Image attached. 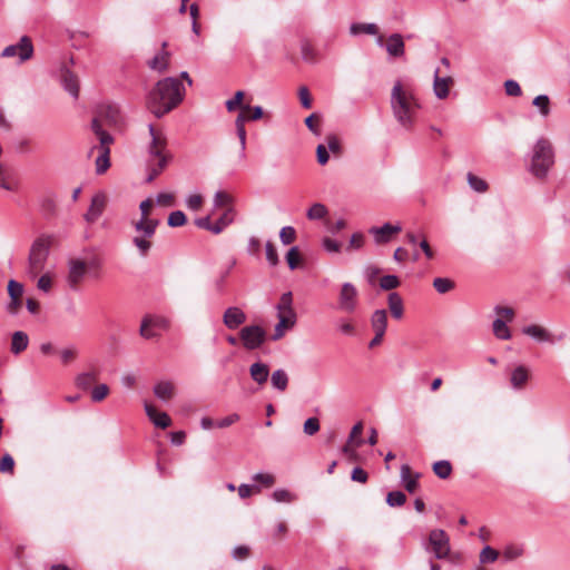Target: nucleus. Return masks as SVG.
I'll return each instance as SVG.
<instances>
[{
  "label": "nucleus",
  "mask_w": 570,
  "mask_h": 570,
  "mask_svg": "<svg viewBox=\"0 0 570 570\" xmlns=\"http://www.w3.org/2000/svg\"><path fill=\"white\" fill-rule=\"evenodd\" d=\"M110 148L100 149V154L96 159V173L101 175L110 167Z\"/></svg>",
  "instance_id": "nucleus-38"
},
{
  "label": "nucleus",
  "mask_w": 570,
  "mask_h": 570,
  "mask_svg": "<svg viewBox=\"0 0 570 570\" xmlns=\"http://www.w3.org/2000/svg\"><path fill=\"white\" fill-rule=\"evenodd\" d=\"M498 557H499V553L497 550H494L490 546H485L480 552V562L481 563L494 562L498 559Z\"/></svg>",
  "instance_id": "nucleus-48"
},
{
  "label": "nucleus",
  "mask_w": 570,
  "mask_h": 570,
  "mask_svg": "<svg viewBox=\"0 0 570 570\" xmlns=\"http://www.w3.org/2000/svg\"><path fill=\"white\" fill-rule=\"evenodd\" d=\"M8 294L10 298H21L23 294V286L21 283L10 279L8 283Z\"/></svg>",
  "instance_id": "nucleus-52"
},
{
  "label": "nucleus",
  "mask_w": 570,
  "mask_h": 570,
  "mask_svg": "<svg viewBox=\"0 0 570 570\" xmlns=\"http://www.w3.org/2000/svg\"><path fill=\"white\" fill-rule=\"evenodd\" d=\"M387 303L392 316L396 320L402 318L404 313L402 297L395 292L390 293L387 297Z\"/></svg>",
  "instance_id": "nucleus-30"
},
{
  "label": "nucleus",
  "mask_w": 570,
  "mask_h": 570,
  "mask_svg": "<svg viewBox=\"0 0 570 570\" xmlns=\"http://www.w3.org/2000/svg\"><path fill=\"white\" fill-rule=\"evenodd\" d=\"M52 286V277L50 273H45L38 278L37 287L38 289L48 293L51 289Z\"/></svg>",
  "instance_id": "nucleus-58"
},
{
  "label": "nucleus",
  "mask_w": 570,
  "mask_h": 570,
  "mask_svg": "<svg viewBox=\"0 0 570 570\" xmlns=\"http://www.w3.org/2000/svg\"><path fill=\"white\" fill-rule=\"evenodd\" d=\"M271 382L274 389L284 392L288 385V375L283 368H278L272 373Z\"/></svg>",
  "instance_id": "nucleus-34"
},
{
  "label": "nucleus",
  "mask_w": 570,
  "mask_h": 570,
  "mask_svg": "<svg viewBox=\"0 0 570 570\" xmlns=\"http://www.w3.org/2000/svg\"><path fill=\"white\" fill-rule=\"evenodd\" d=\"M184 96L185 88L181 81L175 77H167L159 80L148 92L146 105L157 118H161L176 108L183 101Z\"/></svg>",
  "instance_id": "nucleus-2"
},
{
  "label": "nucleus",
  "mask_w": 570,
  "mask_h": 570,
  "mask_svg": "<svg viewBox=\"0 0 570 570\" xmlns=\"http://www.w3.org/2000/svg\"><path fill=\"white\" fill-rule=\"evenodd\" d=\"M273 499L276 502H292L295 500V497L285 489H277L272 494Z\"/></svg>",
  "instance_id": "nucleus-57"
},
{
  "label": "nucleus",
  "mask_w": 570,
  "mask_h": 570,
  "mask_svg": "<svg viewBox=\"0 0 570 570\" xmlns=\"http://www.w3.org/2000/svg\"><path fill=\"white\" fill-rule=\"evenodd\" d=\"M400 476L404 489L410 493H414L419 487L417 480L420 478V474H413L411 468L407 464H403L401 466Z\"/></svg>",
  "instance_id": "nucleus-23"
},
{
  "label": "nucleus",
  "mask_w": 570,
  "mask_h": 570,
  "mask_svg": "<svg viewBox=\"0 0 570 570\" xmlns=\"http://www.w3.org/2000/svg\"><path fill=\"white\" fill-rule=\"evenodd\" d=\"M91 128L100 141V149L109 148L114 141V138L110 134L102 129L98 119L92 120Z\"/></svg>",
  "instance_id": "nucleus-31"
},
{
  "label": "nucleus",
  "mask_w": 570,
  "mask_h": 570,
  "mask_svg": "<svg viewBox=\"0 0 570 570\" xmlns=\"http://www.w3.org/2000/svg\"><path fill=\"white\" fill-rule=\"evenodd\" d=\"M51 239L47 236L37 238L29 252L27 273L31 278H36L46 268L50 253Z\"/></svg>",
  "instance_id": "nucleus-6"
},
{
  "label": "nucleus",
  "mask_w": 570,
  "mask_h": 570,
  "mask_svg": "<svg viewBox=\"0 0 570 570\" xmlns=\"http://www.w3.org/2000/svg\"><path fill=\"white\" fill-rule=\"evenodd\" d=\"M532 104L540 109V114L543 117L550 114V99L547 95L537 96Z\"/></svg>",
  "instance_id": "nucleus-45"
},
{
  "label": "nucleus",
  "mask_w": 570,
  "mask_h": 570,
  "mask_svg": "<svg viewBox=\"0 0 570 570\" xmlns=\"http://www.w3.org/2000/svg\"><path fill=\"white\" fill-rule=\"evenodd\" d=\"M167 137L163 129L148 125V141L145 146L146 181L151 183L171 161Z\"/></svg>",
  "instance_id": "nucleus-3"
},
{
  "label": "nucleus",
  "mask_w": 570,
  "mask_h": 570,
  "mask_svg": "<svg viewBox=\"0 0 570 570\" xmlns=\"http://www.w3.org/2000/svg\"><path fill=\"white\" fill-rule=\"evenodd\" d=\"M522 333L540 343L553 342L552 333L541 325H537V324L527 325V326L522 327Z\"/></svg>",
  "instance_id": "nucleus-16"
},
{
  "label": "nucleus",
  "mask_w": 570,
  "mask_h": 570,
  "mask_svg": "<svg viewBox=\"0 0 570 570\" xmlns=\"http://www.w3.org/2000/svg\"><path fill=\"white\" fill-rule=\"evenodd\" d=\"M296 232L292 226H285L279 232L281 242L288 245L295 240Z\"/></svg>",
  "instance_id": "nucleus-53"
},
{
  "label": "nucleus",
  "mask_w": 570,
  "mask_h": 570,
  "mask_svg": "<svg viewBox=\"0 0 570 570\" xmlns=\"http://www.w3.org/2000/svg\"><path fill=\"white\" fill-rule=\"evenodd\" d=\"M28 344L29 337L27 333L17 331L12 334L10 351L14 355H18L28 347Z\"/></svg>",
  "instance_id": "nucleus-28"
},
{
  "label": "nucleus",
  "mask_w": 570,
  "mask_h": 570,
  "mask_svg": "<svg viewBox=\"0 0 570 570\" xmlns=\"http://www.w3.org/2000/svg\"><path fill=\"white\" fill-rule=\"evenodd\" d=\"M425 550L436 559H445L450 551V538L442 529H434L430 532Z\"/></svg>",
  "instance_id": "nucleus-7"
},
{
  "label": "nucleus",
  "mask_w": 570,
  "mask_h": 570,
  "mask_svg": "<svg viewBox=\"0 0 570 570\" xmlns=\"http://www.w3.org/2000/svg\"><path fill=\"white\" fill-rule=\"evenodd\" d=\"M232 557L237 561H243L249 557V548L247 546H237L233 549Z\"/></svg>",
  "instance_id": "nucleus-64"
},
{
  "label": "nucleus",
  "mask_w": 570,
  "mask_h": 570,
  "mask_svg": "<svg viewBox=\"0 0 570 570\" xmlns=\"http://www.w3.org/2000/svg\"><path fill=\"white\" fill-rule=\"evenodd\" d=\"M0 472L13 474L14 460L11 454L6 453L0 460Z\"/></svg>",
  "instance_id": "nucleus-50"
},
{
  "label": "nucleus",
  "mask_w": 570,
  "mask_h": 570,
  "mask_svg": "<svg viewBox=\"0 0 570 570\" xmlns=\"http://www.w3.org/2000/svg\"><path fill=\"white\" fill-rule=\"evenodd\" d=\"M153 205L154 203L151 198L142 200L139 205L141 216L137 222L134 223L137 235L132 238V243L142 257L147 256L148 252L150 250L153 246L151 238L154 237L157 226L159 225L158 219L149 217Z\"/></svg>",
  "instance_id": "nucleus-4"
},
{
  "label": "nucleus",
  "mask_w": 570,
  "mask_h": 570,
  "mask_svg": "<svg viewBox=\"0 0 570 570\" xmlns=\"http://www.w3.org/2000/svg\"><path fill=\"white\" fill-rule=\"evenodd\" d=\"M386 51L391 57L400 58L404 56L405 45L400 33H393L387 38Z\"/></svg>",
  "instance_id": "nucleus-20"
},
{
  "label": "nucleus",
  "mask_w": 570,
  "mask_h": 570,
  "mask_svg": "<svg viewBox=\"0 0 570 570\" xmlns=\"http://www.w3.org/2000/svg\"><path fill=\"white\" fill-rule=\"evenodd\" d=\"M554 161L556 154L551 141L544 137L537 139L531 149L529 173L538 179H544Z\"/></svg>",
  "instance_id": "nucleus-5"
},
{
  "label": "nucleus",
  "mask_w": 570,
  "mask_h": 570,
  "mask_svg": "<svg viewBox=\"0 0 570 570\" xmlns=\"http://www.w3.org/2000/svg\"><path fill=\"white\" fill-rule=\"evenodd\" d=\"M236 216V210L234 207H228L220 215V217L214 223V228H212V233L217 235L220 234L227 226H229Z\"/></svg>",
  "instance_id": "nucleus-25"
},
{
  "label": "nucleus",
  "mask_w": 570,
  "mask_h": 570,
  "mask_svg": "<svg viewBox=\"0 0 570 570\" xmlns=\"http://www.w3.org/2000/svg\"><path fill=\"white\" fill-rule=\"evenodd\" d=\"M78 351L75 346L66 347L60 351V358L63 364H68L77 357Z\"/></svg>",
  "instance_id": "nucleus-61"
},
{
  "label": "nucleus",
  "mask_w": 570,
  "mask_h": 570,
  "mask_svg": "<svg viewBox=\"0 0 570 570\" xmlns=\"http://www.w3.org/2000/svg\"><path fill=\"white\" fill-rule=\"evenodd\" d=\"M406 497L401 491H392L389 492L386 495V503L390 507H401L405 503Z\"/></svg>",
  "instance_id": "nucleus-46"
},
{
  "label": "nucleus",
  "mask_w": 570,
  "mask_h": 570,
  "mask_svg": "<svg viewBox=\"0 0 570 570\" xmlns=\"http://www.w3.org/2000/svg\"><path fill=\"white\" fill-rule=\"evenodd\" d=\"M249 374L253 381L257 384H265L269 376V367L267 364L262 362L253 363L249 367Z\"/></svg>",
  "instance_id": "nucleus-24"
},
{
  "label": "nucleus",
  "mask_w": 570,
  "mask_h": 570,
  "mask_svg": "<svg viewBox=\"0 0 570 570\" xmlns=\"http://www.w3.org/2000/svg\"><path fill=\"white\" fill-rule=\"evenodd\" d=\"M350 33L352 36H358L362 33L375 36L379 33V28L375 23L354 22L350 26Z\"/></svg>",
  "instance_id": "nucleus-32"
},
{
  "label": "nucleus",
  "mask_w": 570,
  "mask_h": 570,
  "mask_svg": "<svg viewBox=\"0 0 570 570\" xmlns=\"http://www.w3.org/2000/svg\"><path fill=\"white\" fill-rule=\"evenodd\" d=\"M266 250V259L268 261L269 265L276 266L278 264V255L274 247V245L271 242H267L265 245Z\"/></svg>",
  "instance_id": "nucleus-62"
},
{
  "label": "nucleus",
  "mask_w": 570,
  "mask_h": 570,
  "mask_svg": "<svg viewBox=\"0 0 570 570\" xmlns=\"http://www.w3.org/2000/svg\"><path fill=\"white\" fill-rule=\"evenodd\" d=\"M154 393L161 401H168L174 395V385L168 381H161L154 386Z\"/></svg>",
  "instance_id": "nucleus-33"
},
{
  "label": "nucleus",
  "mask_w": 570,
  "mask_h": 570,
  "mask_svg": "<svg viewBox=\"0 0 570 570\" xmlns=\"http://www.w3.org/2000/svg\"><path fill=\"white\" fill-rule=\"evenodd\" d=\"M61 85L63 89L75 99L79 97V79L78 77L70 71L69 69H65L61 73Z\"/></svg>",
  "instance_id": "nucleus-18"
},
{
  "label": "nucleus",
  "mask_w": 570,
  "mask_h": 570,
  "mask_svg": "<svg viewBox=\"0 0 570 570\" xmlns=\"http://www.w3.org/2000/svg\"><path fill=\"white\" fill-rule=\"evenodd\" d=\"M507 323L501 317H498L493 321L492 330L495 337L499 340H510L511 338V332L509 327L507 326Z\"/></svg>",
  "instance_id": "nucleus-35"
},
{
  "label": "nucleus",
  "mask_w": 570,
  "mask_h": 570,
  "mask_svg": "<svg viewBox=\"0 0 570 570\" xmlns=\"http://www.w3.org/2000/svg\"><path fill=\"white\" fill-rule=\"evenodd\" d=\"M145 411L149 420L155 424V426L160 429H166L170 426L171 420L167 413L157 412L156 409L148 403H145Z\"/></svg>",
  "instance_id": "nucleus-21"
},
{
  "label": "nucleus",
  "mask_w": 570,
  "mask_h": 570,
  "mask_svg": "<svg viewBox=\"0 0 570 570\" xmlns=\"http://www.w3.org/2000/svg\"><path fill=\"white\" fill-rule=\"evenodd\" d=\"M234 197L224 190H218L214 195L213 205L214 208L233 207Z\"/></svg>",
  "instance_id": "nucleus-36"
},
{
  "label": "nucleus",
  "mask_w": 570,
  "mask_h": 570,
  "mask_svg": "<svg viewBox=\"0 0 570 570\" xmlns=\"http://www.w3.org/2000/svg\"><path fill=\"white\" fill-rule=\"evenodd\" d=\"M320 421L317 417H308L304 423V433L307 435H314L320 431Z\"/></svg>",
  "instance_id": "nucleus-55"
},
{
  "label": "nucleus",
  "mask_w": 570,
  "mask_h": 570,
  "mask_svg": "<svg viewBox=\"0 0 570 570\" xmlns=\"http://www.w3.org/2000/svg\"><path fill=\"white\" fill-rule=\"evenodd\" d=\"M400 285V281L395 275H385L380 279V286L384 291H391Z\"/></svg>",
  "instance_id": "nucleus-51"
},
{
  "label": "nucleus",
  "mask_w": 570,
  "mask_h": 570,
  "mask_svg": "<svg viewBox=\"0 0 570 570\" xmlns=\"http://www.w3.org/2000/svg\"><path fill=\"white\" fill-rule=\"evenodd\" d=\"M106 206V196L104 194H97L91 199V205L85 215L88 222L97 220L102 214Z\"/></svg>",
  "instance_id": "nucleus-19"
},
{
  "label": "nucleus",
  "mask_w": 570,
  "mask_h": 570,
  "mask_svg": "<svg viewBox=\"0 0 570 570\" xmlns=\"http://www.w3.org/2000/svg\"><path fill=\"white\" fill-rule=\"evenodd\" d=\"M466 179L469 186L476 193H485L489 188L488 183L484 179L473 175L472 173L468 174Z\"/></svg>",
  "instance_id": "nucleus-42"
},
{
  "label": "nucleus",
  "mask_w": 570,
  "mask_h": 570,
  "mask_svg": "<svg viewBox=\"0 0 570 570\" xmlns=\"http://www.w3.org/2000/svg\"><path fill=\"white\" fill-rule=\"evenodd\" d=\"M244 99V92L242 90H238L235 92L234 97L232 99H228L226 101V109L232 112V111H235L236 109L240 108L243 110V112L245 110H249L250 109V106L248 105H243L242 101Z\"/></svg>",
  "instance_id": "nucleus-37"
},
{
  "label": "nucleus",
  "mask_w": 570,
  "mask_h": 570,
  "mask_svg": "<svg viewBox=\"0 0 570 570\" xmlns=\"http://www.w3.org/2000/svg\"><path fill=\"white\" fill-rule=\"evenodd\" d=\"M433 287L440 294H445L454 288V282L445 277H436L433 281Z\"/></svg>",
  "instance_id": "nucleus-44"
},
{
  "label": "nucleus",
  "mask_w": 570,
  "mask_h": 570,
  "mask_svg": "<svg viewBox=\"0 0 570 570\" xmlns=\"http://www.w3.org/2000/svg\"><path fill=\"white\" fill-rule=\"evenodd\" d=\"M167 42H163L161 50L148 60L147 66L157 72H165L169 67L170 52L166 50Z\"/></svg>",
  "instance_id": "nucleus-17"
},
{
  "label": "nucleus",
  "mask_w": 570,
  "mask_h": 570,
  "mask_svg": "<svg viewBox=\"0 0 570 570\" xmlns=\"http://www.w3.org/2000/svg\"><path fill=\"white\" fill-rule=\"evenodd\" d=\"M278 323L275 326L274 334L272 338L274 341L281 340L287 330H291L294 327L296 323V313L295 312H287V313H278Z\"/></svg>",
  "instance_id": "nucleus-14"
},
{
  "label": "nucleus",
  "mask_w": 570,
  "mask_h": 570,
  "mask_svg": "<svg viewBox=\"0 0 570 570\" xmlns=\"http://www.w3.org/2000/svg\"><path fill=\"white\" fill-rule=\"evenodd\" d=\"M33 45L28 36H22L14 45L7 46L2 52L3 58H18L19 63L30 60L33 56Z\"/></svg>",
  "instance_id": "nucleus-9"
},
{
  "label": "nucleus",
  "mask_w": 570,
  "mask_h": 570,
  "mask_svg": "<svg viewBox=\"0 0 570 570\" xmlns=\"http://www.w3.org/2000/svg\"><path fill=\"white\" fill-rule=\"evenodd\" d=\"M530 372L524 365L517 366L511 373V385L513 389H522L529 380Z\"/></svg>",
  "instance_id": "nucleus-26"
},
{
  "label": "nucleus",
  "mask_w": 570,
  "mask_h": 570,
  "mask_svg": "<svg viewBox=\"0 0 570 570\" xmlns=\"http://www.w3.org/2000/svg\"><path fill=\"white\" fill-rule=\"evenodd\" d=\"M170 326L169 320L159 315H146L141 320L139 334L146 340L156 337V330L167 331Z\"/></svg>",
  "instance_id": "nucleus-11"
},
{
  "label": "nucleus",
  "mask_w": 570,
  "mask_h": 570,
  "mask_svg": "<svg viewBox=\"0 0 570 570\" xmlns=\"http://www.w3.org/2000/svg\"><path fill=\"white\" fill-rule=\"evenodd\" d=\"M433 472L440 478V479H448L451 475L452 472V465L446 460L438 461L433 464Z\"/></svg>",
  "instance_id": "nucleus-41"
},
{
  "label": "nucleus",
  "mask_w": 570,
  "mask_h": 570,
  "mask_svg": "<svg viewBox=\"0 0 570 570\" xmlns=\"http://www.w3.org/2000/svg\"><path fill=\"white\" fill-rule=\"evenodd\" d=\"M327 213L328 210L324 204L315 203L308 208L306 216L311 220H318L323 219Z\"/></svg>",
  "instance_id": "nucleus-39"
},
{
  "label": "nucleus",
  "mask_w": 570,
  "mask_h": 570,
  "mask_svg": "<svg viewBox=\"0 0 570 570\" xmlns=\"http://www.w3.org/2000/svg\"><path fill=\"white\" fill-rule=\"evenodd\" d=\"M239 338L246 350L254 351L264 344L266 332L259 325H248L239 331Z\"/></svg>",
  "instance_id": "nucleus-10"
},
{
  "label": "nucleus",
  "mask_w": 570,
  "mask_h": 570,
  "mask_svg": "<svg viewBox=\"0 0 570 570\" xmlns=\"http://www.w3.org/2000/svg\"><path fill=\"white\" fill-rule=\"evenodd\" d=\"M109 393L107 384H99L91 391V400L94 402H101Z\"/></svg>",
  "instance_id": "nucleus-54"
},
{
  "label": "nucleus",
  "mask_w": 570,
  "mask_h": 570,
  "mask_svg": "<svg viewBox=\"0 0 570 570\" xmlns=\"http://www.w3.org/2000/svg\"><path fill=\"white\" fill-rule=\"evenodd\" d=\"M237 490H238V495L242 499L249 498L253 493L261 491L259 487L250 485V484H245V483L240 484L237 488Z\"/></svg>",
  "instance_id": "nucleus-63"
},
{
  "label": "nucleus",
  "mask_w": 570,
  "mask_h": 570,
  "mask_svg": "<svg viewBox=\"0 0 570 570\" xmlns=\"http://www.w3.org/2000/svg\"><path fill=\"white\" fill-rule=\"evenodd\" d=\"M186 220V215L181 210H175L169 214L167 224L170 227H180L185 225Z\"/></svg>",
  "instance_id": "nucleus-47"
},
{
  "label": "nucleus",
  "mask_w": 570,
  "mask_h": 570,
  "mask_svg": "<svg viewBox=\"0 0 570 570\" xmlns=\"http://www.w3.org/2000/svg\"><path fill=\"white\" fill-rule=\"evenodd\" d=\"M246 314L237 306L228 307L223 315V323L229 330H235L246 322Z\"/></svg>",
  "instance_id": "nucleus-15"
},
{
  "label": "nucleus",
  "mask_w": 570,
  "mask_h": 570,
  "mask_svg": "<svg viewBox=\"0 0 570 570\" xmlns=\"http://www.w3.org/2000/svg\"><path fill=\"white\" fill-rule=\"evenodd\" d=\"M246 121H247V118L244 112H240L235 119L236 134L239 139L242 158L245 157V149H246V129H245Z\"/></svg>",
  "instance_id": "nucleus-29"
},
{
  "label": "nucleus",
  "mask_w": 570,
  "mask_h": 570,
  "mask_svg": "<svg viewBox=\"0 0 570 570\" xmlns=\"http://www.w3.org/2000/svg\"><path fill=\"white\" fill-rule=\"evenodd\" d=\"M371 326L374 332L385 334L387 328V312L385 309H376L371 316Z\"/></svg>",
  "instance_id": "nucleus-27"
},
{
  "label": "nucleus",
  "mask_w": 570,
  "mask_h": 570,
  "mask_svg": "<svg viewBox=\"0 0 570 570\" xmlns=\"http://www.w3.org/2000/svg\"><path fill=\"white\" fill-rule=\"evenodd\" d=\"M277 309H278V313L295 312L292 307V293L291 292L284 293L281 296L279 303L277 305Z\"/></svg>",
  "instance_id": "nucleus-49"
},
{
  "label": "nucleus",
  "mask_w": 570,
  "mask_h": 570,
  "mask_svg": "<svg viewBox=\"0 0 570 570\" xmlns=\"http://www.w3.org/2000/svg\"><path fill=\"white\" fill-rule=\"evenodd\" d=\"M299 252L296 246L292 247L286 254V262L291 269H295L298 266Z\"/></svg>",
  "instance_id": "nucleus-59"
},
{
  "label": "nucleus",
  "mask_w": 570,
  "mask_h": 570,
  "mask_svg": "<svg viewBox=\"0 0 570 570\" xmlns=\"http://www.w3.org/2000/svg\"><path fill=\"white\" fill-rule=\"evenodd\" d=\"M87 273V264L81 259H70L68 263V276L67 282L71 288H77V286L82 282Z\"/></svg>",
  "instance_id": "nucleus-12"
},
{
  "label": "nucleus",
  "mask_w": 570,
  "mask_h": 570,
  "mask_svg": "<svg viewBox=\"0 0 570 570\" xmlns=\"http://www.w3.org/2000/svg\"><path fill=\"white\" fill-rule=\"evenodd\" d=\"M401 230V224L397 223L392 225L390 223H385L381 227H371L368 233L373 236L376 244H386L392 239L393 235L400 233Z\"/></svg>",
  "instance_id": "nucleus-13"
},
{
  "label": "nucleus",
  "mask_w": 570,
  "mask_h": 570,
  "mask_svg": "<svg viewBox=\"0 0 570 570\" xmlns=\"http://www.w3.org/2000/svg\"><path fill=\"white\" fill-rule=\"evenodd\" d=\"M524 553V548L520 544H509L502 551V557L505 561H512Z\"/></svg>",
  "instance_id": "nucleus-40"
},
{
  "label": "nucleus",
  "mask_w": 570,
  "mask_h": 570,
  "mask_svg": "<svg viewBox=\"0 0 570 570\" xmlns=\"http://www.w3.org/2000/svg\"><path fill=\"white\" fill-rule=\"evenodd\" d=\"M360 294L356 286L350 282L341 285L337 295V308L347 314L354 313L358 307Z\"/></svg>",
  "instance_id": "nucleus-8"
},
{
  "label": "nucleus",
  "mask_w": 570,
  "mask_h": 570,
  "mask_svg": "<svg viewBox=\"0 0 570 570\" xmlns=\"http://www.w3.org/2000/svg\"><path fill=\"white\" fill-rule=\"evenodd\" d=\"M390 105L397 124L405 130H412L421 109V102L413 87L396 80L391 90Z\"/></svg>",
  "instance_id": "nucleus-1"
},
{
  "label": "nucleus",
  "mask_w": 570,
  "mask_h": 570,
  "mask_svg": "<svg viewBox=\"0 0 570 570\" xmlns=\"http://www.w3.org/2000/svg\"><path fill=\"white\" fill-rule=\"evenodd\" d=\"M96 380H97V376L95 373L85 372V373L79 374L76 377V385L79 389L88 390L96 382Z\"/></svg>",
  "instance_id": "nucleus-43"
},
{
  "label": "nucleus",
  "mask_w": 570,
  "mask_h": 570,
  "mask_svg": "<svg viewBox=\"0 0 570 570\" xmlns=\"http://www.w3.org/2000/svg\"><path fill=\"white\" fill-rule=\"evenodd\" d=\"M253 480L262 483L266 488L272 487L275 483V478L271 473L258 472L253 475Z\"/></svg>",
  "instance_id": "nucleus-60"
},
{
  "label": "nucleus",
  "mask_w": 570,
  "mask_h": 570,
  "mask_svg": "<svg viewBox=\"0 0 570 570\" xmlns=\"http://www.w3.org/2000/svg\"><path fill=\"white\" fill-rule=\"evenodd\" d=\"M363 443V440H356L355 443H346L342 451L344 454H346L350 460H353L355 461L357 459V453H356V449L360 448Z\"/></svg>",
  "instance_id": "nucleus-56"
},
{
  "label": "nucleus",
  "mask_w": 570,
  "mask_h": 570,
  "mask_svg": "<svg viewBox=\"0 0 570 570\" xmlns=\"http://www.w3.org/2000/svg\"><path fill=\"white\" fill-rule=\"evenodd\" d=\"M453 80L451 77H440L439 69H436L433 81V91L436 98L445 99L449 96L450 86Z\"/></svg>",
  "instance_id": "nucleus-22"
}]
</instances>
